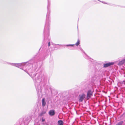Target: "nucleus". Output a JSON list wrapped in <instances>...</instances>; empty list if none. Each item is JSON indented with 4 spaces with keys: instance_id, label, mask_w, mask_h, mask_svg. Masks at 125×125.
Returning <instances> with one entry per match:
<instances>
[{
    "instance_id": "f257e3e1",
    "label": "nucleus",
    "mask_w": 125,
    "mask_h": 125,
    "mask_svg": "<svg viewBox=\"0 0 125 125\" xmlns=\"http://www.w3.org/2000/svg\"><path fill=\"white\" fill-rule=\"evenodd\" d=\"M93 95V92L91 90H89L88 91L87 94V99H89L91 96Z\"/></svg>"
},
{
    "instance_id": "f03ea898",
    "label": "nucleus",
    "mask_w": 125,
    "mask_h": 125,
    "mask_svg": "<svg viewBox=\"0 0 125 125\" xmlns=\"http://www.w3.org/2000/svg\"><path fill=\"white\" fill-rule=\"evenodd\" d=\"M80 98L79 101L80 102H82L85 97V95L84 94H83L81 95H79Z\"/></svg>"
},
{
    "instance_id": "7ed1b4c3",
    "label": "nucleus",
    "mask_w": 125,
    "mask_h": 125,
    "mask_svg": "<svg viewBox=\"0 0 125 125\" xmlns=\"http://www.w3.org/2000/svg\"><path fill=\"white\" fill-rule=\"evenodd\" d=\"M114 64V63L113 62H109L107 63L106 64H104V68H106L110 66L111 65H112Z\"/></svg>"
},
{
    "instance_id": "20e7f679",
    "label": "nucleus",
    "mask_w": 125,
    "mask_h": 125,
    "mask_svg": "<svg viewBox=\"0 0 125 125\" xmlns=\"http://www.w3.org/2000/svg\"><path fill=\"white\" fill-rule=\"evenodd\" d=\"M55 114L54 111L53 110H50L49 113V114L51 116Z\"/></svg>"
},
{
    "instance_id": "39448f33",
    "label": "nucleus",
    "mask_w": 125,
    "mask_h": 125,
    "mask_svg": "<svg viewBox=\"0 0 125 125\" xmlns=\"http://www.w3.org/2000/svg\"><path fill=\"white\" fill-rule=\"evenodd\" d=\"M42 106H44L46 104V103L45 101V98H43L42 99Z\"/></svg>"
},
{
    "instance_id": "423d86ee",
    "label": "nucleus",
    "mask_w": 125,
    "mask_h": 125,
    "mask_svg": "<svg viewBox=\"0 0 125 125\" xmlns=\"http://www.w3.org/2000/svg\"><path fill=\"white\" fill-rule=\"evenodd\" d=\"M58 125H63V123L62 120H59L58 121Z\"/></svg>"
},
{
    "instance_id": "0eeeda50",
    "label": "nucleus",
    "mask_w": 125,
    "mask_h": 125,
    "mask_svg": "<svg viewBox=\"0 0 125 125\" xmlns=\"http://www.w3.org/2000/svg\"><path fill=\"white\" fill-rule=\"evenodd\" d=\"M80 43V41L79 40H78L77 42L75 43V44L76 46H78L79 44Z\"/></svg>"
},
{
    "instance_id": "6e6552de",
    "label": "nucleus",
    "mask_w": 125,
    "mask_h": 125,
    "mask_svg": "<svg viewBox=\"0 0 125 125\" xmlns=\"http://www.w3.org/2000/svg\"><path fill=\"white\" fill-rule=\"evenodd\" d=\"M123 123V121H121L118 124L116 125H122Z\"/></svg>"
},
{
    "instance_id": "1a4fd4ad",
    "label": "nucleus",
    "mask_w": 125,
    "mask_h": 125,
    "mask_svg": "<svg viewBox=\"0 0 125 125\" xmlns=\"http://www.w3.org/2000/svg\"><path fill=\"white\" fill-rule=\"evenodd\" d=\"M46 113L45 112H42L41 113V114H40V115L41 116L43 115V114H45Z\"/></svg>"
},
{
    "instance_id": "9d476101",
    "label": "nucleus",
    "mask_w": 125,
    "mask_h": 125,
    "mask_svg": "<svg viewBox=\"0 0 125 125\" xmlns=\"http://www.w3.org/2000/svg\"><path fill=\"white\" fill-rule=\"evenodd\" d=\"M75 45L74 44H69V45H67V46H74Z\"/></svg>"
},
{
    "instance_id": "9b49d317",
    "label": "nucleus",
    "mask_w": 125,
    "mask_h": 125,
    "mask_svg": "<svg viewBox=\"0 0 125 125\" xmlns=\"http://www.w3.org/2000/svg\"><path fill=\"white\" fill-rule=\"evenodd\" d=\"M48 45L49 46L50 45V42H49L48 43Z\"/></svg>"
},
{
    "instance_id": "f8f14e48",
    "label": "nucleus",
    "mask_w": 125,
    "mask_h": 125,
    "mask_svg": "<svg viewBox=\"0 0 125 125\" xmlns=\"http://www.w3.org/2000/svg\"><path fill=\"white\" fill-rule=\"evenodd\" d=\"M45 119H43V118L42 119V122H44L45 120Z\"/></svg>"
}]
</instances>
